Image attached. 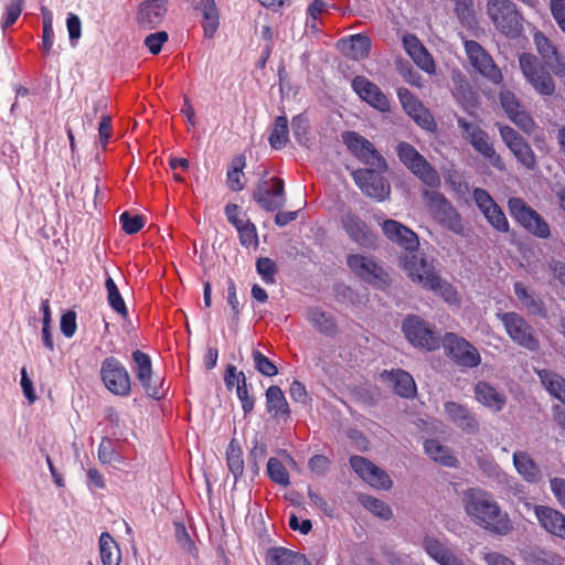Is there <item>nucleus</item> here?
I'll return each instance as SVG.
<instances>
[{
	"instance_id": "774afa93",
	"label": "nucleus",
	"mask_w": 565,
	"mask_h": 565,
	"mask_svg": "<svg viewBox=\"0 0 565 565\" xmlns=\"http://www.w3.org/2000/svg\"><path fill=\"white\" fill-rule=\"evenodd\" d=\"M550 489L557 503L565 510V479L559 477L551 478Z\"/></svg>"
},
{
	"instance_id": "f8f14e48",
	"label": "nucleus",
	"mask_w": 565,
	"mask_h": 565,
	"mask_svg": "<svg viewBox=\"0 0 565 565\" xmlns=\"http://www.w3.org/2000/svg\"><path fill=\"white\" fill-rule=\"evenodd\" d=\"M347 265L356 277L372 286L384 288L391 282L388 273L373 257L350 254Z\"/></svg>"
},
{
	"instance_id": "393cba45",
	"label": "nucleus",
	"mask_w": 565,
	"mask_h": 565,
	"mask_svg": "<svg viewBox=\"0 0 565 565\" xmlns=\"http://www.w3.org/2000/svg\"><path fill=\"white\" fill-rule=\"evenodd\" d=\"M340 222L348 236L361 247L370 248L375 245L374 234L358 214L345 212Z\"/></svg>"
},
{
	"instance_id": "ea45409f",
	"label": "nucleus",
	"mask_w": 565,
	"mask_h": 565,
	"mask_svg": "<svg viewBox=\"0 0 565 565\" xmlns=\"http://www.w3.org/2000/svg\"><path fill=\"white\" fill-rule=\"evenodd\" d=\"M270 565H311L306 555L286 547H273L268 551Z\"/></svg>"
},
{
	"instance_id": "7c9ffc66",
	"label": "nucleus",
	"mask_w": 565,
	"mask_h": 565,
	"mask_svg": "<svg viewBox=\"0 0 565 565\" xmlns=\"http://www.w3.org/2000/svg\"><path fill=\"white\" fill-rule=\"evenodd\" d=\"M372 47L371 39L365 34H354L339 42L340 51L348 57L360 61L370 55Z\"/></svg>"
},
{
	"instance_id": "cd10ccee",
	"label": "nucleus",
	"mask_w": 565,
	"mask_h": 565,
	"mask_svg": "<svg viewBox=\"0 0 565 565\" xmlns=\"http://www.w3.org/2000/svg\"><path fill=\"white\" fill-rule=\"evenodd\" d=\"M423 546L426 553L439 565H466L461 554L434 536H425Z\"/></svg>"
},
{
	"instance_id": "338daca9",
	"label": "nucleus",
	"mask_w": 565,
	"mask_h": 565,
	"mask_svg": "<svg viewBox=\"0 0 565 565\" xmlns=\"http://www.w3.org/2000/svg\"><path fill=\"white\" fill-rule=\"evenodd\" d=\"M564 558L552 551H540L533 557L534 565H564Z\"/></svg>"
},
{
	"instance_id": "dca6fc26",
	"label": "nucleus",
	"mask_w": 565,
	"mask_h": 565,
	"mask_svg": "<svg viewBox=\"0 0 565 565\" xmlns=\"http://www.w3.org/2000/svg\"><path fill=\"white\" fill-rule=\"evenodd\" d=\"M266 174L265 171L253 193V199L263 210L274 212L285 205V183L282 179L274 177L270 179L271 188L269 189L268 181L265 180Z\"/></svg>"
},
{
	"instance_id": "a878e982",
	"label": "nucleus",
	"mask_w": 565,
	"mask_h": 565,
	"mask_svg": "<svg viewBox=\"0 0 565 565\" xmlns=\"http://www.w3.org/2000/svg\"><path fill=\"white\" fill-rule=\"evenodd\" d=\"M444 411L448 420L463 433L477 435L480 431L479 420L468 406L449 401L444 404Z\"/></svg>"
},
{
	"instance_id": "f3484780",
	"label": "nucleus",
	"mask_w": 565,
	"mask_h": 565,
	"mask_svg": "<svg viewBox=\"0 0 565 565\" xmlns=\"http://www.w3.org/2000/svg\"><path fill=\"white\" fill-rule=\"evenodd\" d=\"M384 235L393 243L404 248L408 254L403 257V266L405 267V259L413 255L424 257L418 252L419 241L417 234L395 220H386L382 224Z\"/></svg>"
},
{
	"instance_id": "37998d69",
	"label": "nucleus",
	"mask_w": 565,
	"mask_h": 565,
	"mask_svg": "<svg viewBox=\"0 0 565 565\" xmlns=\"http://www.w3.org/2000/svg\"><path fill=\"white\" fill-rule=\"evenodd\" d=\"M537 374L548 393L565 404V379L546 369L539 371Z\"/></svg>"
},
{
	"instance_id": "7ed1b4c3",
	"label": "nucleus",
	"mask_w": 565,
	"mask_h": 565,
	"mask_svg": "<svg viewBox=\"0 0 565 565\" xmlns=\"http://www.w3.org/2000/svg\"><path fill=\"white\" fill-rule=\"evenodd\" d=\"M487 13L495 29L515 39L523 31V17L511 0H487Z\"/></svg>"
},
{
	"instance_id": "bf43d9fd",
	"label": "nucleus",
	"mask_w": 565,
	"mask_h": 565,
	"mask_svg": "<svg viewBox=\"0 0 565 565\" xmlns=\"http://www.w3.org/2000/svg\"><path fill=\"white\" fill-rule=\"evenodd\" d=\"M24 7V0H10V3L6 7V15L1 23L3 30L13 25L22 13Z\"/></svg>"
},
{
	"instance_id": "de8ad7c7",
	"label": "nucleus",
	"mask_w": 565,
	"mask_h": 565,
	"mask_svg": "<svg viewBox=\"0 0 565 565\" xmlns=\"http://www.w3.org/2000/svg\"><path fill=\"white\" fill-rule=\"evenodd\" d=\"M360 502L367 511L383 520L387 521L393 516L391 507L372 495H361Z\"/></svg>"
},
{
	"instance_id": "3c124183",
	"label": "nucleus",
	"mask_w": 565,
	"mask_h": 565,
	"mask_svg": "<svg viewBox=\"0 0 565 565\" xmlns=\"http://www.w3.org/2000/svg\"><path fill=\"white\" fill-rule=\"evenodd\" d=\"M267 456V447L263 443L255 441L247 457V469L253 477L259 473L260 463Z\"/></svg>"
},
{
	"instance_id": "a19ab883",
	"label": "nucleus",
	"mask_w": 565,
	"mask_h": 565,
	"mask_svg": "<svg viewBox=\"0 0 565 565\" xmlns=\"http://www.w3.org/2000/svg\"><path fill=\"white\" fill-rule=\"evenodd\" d=\"M307 319L324 335L333 337L338 332V324L334 318L319 308L308 309Z\"/></svg>"
},
{
	"instance_id": "680f3d73",
	"label": "nucleus",
	"mask_w": 565,
	"mask_h": 565,
	"mask_svg": "<svg viewBox=\"0 0 565 565\" xmlns=\"http://www.w3.org/2000/svg\"><path fill=\"white\" fill-rule=\"evenodd\" d=\"M523 132L531 135L537 128L536 122L531 115L523 108L510 118Z\"/></svg>"
},
{
	"instance_id": "603ef678",
	"label": "nucleus",
	"mask_w": 565,
	"mask_h": 565,
	"mask_svg": "<svg viewBox=\"0 0 565 565\" xmlns=\"http://www.w3.org/2000/svg\"><path fill=\"white\" fill-rule=\"evenodd\" d=\"M41 12L43 15L42 47L44 53L49 55L53 46V18L51 11L45 7L41 8Z\"/></svg>"
},
{
	"instance_id": "864d4df0",
	"label": "nucleus",
	"mask_w": 565,
	"mask_h": 565,
	"mask_svg": "<svg viewBox=\"0 0 565 565\" xmlns=\"http://www.w3.org/2000/svg\"><path fill=\"white\" fill-rule=\"evenodd\" d=\"M119 221L122 227V231L126 234L132 235L142 230L145 226V220L141 215H132L130 212L125 211L120 214Z\"/></svg>"
},
{
	"instance_id": "052dcab7",
	"label": "nucleus",
	"mask_w": 565,
	"mask_h": 565,
	"mask_svg": "<svg viewBox=\"0 0 565 565\" xmlns=\"http://www.w3.org/2000/svg\"><path fill=\"white\" fill-rule=\"evenodd\" d=\"M238 237L239 243L244 247H257L258 246V235L255 224L249 221L248 223H245V226L242 228H238Z\"/></svg>"
},
{
	"instance_id": "aec40b11",
	"label": "nucleus",
	"mask_w": 565,
	"mask_h": 565,
	"mask_svg": "<svg viewBox=\"0 0 565 565\" xmlns=\"http://www.w3.org/2000/svg\"><path fill=\"white\" fill-rule=\"evenodd\" d=\"M465 51L469 62L480 74L494 84L502 82L503 76L500 68L495 65L491 55L477 41H466Z\"/></svg>"
},
{
	"instance_id": "09e8293b",
	"label": "nucleus",
	"mask_w": 565,
	"mask_h": 565,
	"mask_svg": "<svg viewBox=\"0 0 565 565\" xmlns=\"http://www.w3.org/2000/svg\"><path fill=\"white\" fill-rule=\"evenodd\" d=\"M267 475L273 482L282 487H287L290 483L289 473L286 467L275 457L268 459Z\"/></svg>"
},
{
	"instance_id": "58836bf2",
	"label": "nucleus",
	"mask_w": 565,
	"mask_h": 565,
	"mask_svg": "<svg viewBox=\"0 0 565 565\" xmlns=\"http://www.w3.org/2000/svg\"><path fill=\"white\" fill-rule=\"evenodd\" d=\"M245 167L246 158L244 154H237L232 159L226 173V184L231 191L239 192L245 188Z\"/></svg>"
},
{
	"instance_id": "6e6d98bb",
	"label": "nucleus",
	"mask_w": 565,
	"mask_h": 565,
	"mask_svg": "<svg viewBox=\"0 0 565 565\" xmlns=\"http://www.w3.org/2000/svg\"><path fill=\"white\" fill-rule=\"evenodd\" d=\"M256 269L264 282L274 284L277 266L275 262L268 257H260L256 262Z\"/></svg>"
},
{
	"instance_id": "20e7f679",
	"label": "nucleus",
	"mask_w": 565,
	"mask_h": 565,
	"mask_svg": "<svg viewBox=\"0 0 565 565\" xmlns=\"http://www.w3.org/2000/svg\"><path fill=\"white\" fill-rule=\"evenodd\" d=\"M396 152L401 162L424 184L431 189H438L440 186L441 180L438 171L413 145L402 141L397 145Z\"/></svg>"
},
{
	"instance_id": "f704fd0d",
	"label": "nucleus",
	"mask_w": 565,
	"mask_h": 565,
	"mask_svg": "<svg viewBox=\"0 0 565 565\" xmlns=\"http://www.w3.org/2000/svg\"><path fill=\"white\" fill-rule=\"evenodd\" d=\"M195 10L201 12L204 35L209 39L213 38L220 25V14L215 0H201L195 6Z\"/></svg>"
},
{
	"instance_id": "9d476101",
	"label": "nucleus",
	"mask_w": 565,
	"mask_h": 565,
	"mask_svg": "<svg viewBox=\"0 0 565 565\" xmlns=\"http://www.w3.org/2000/svg\"><path fill=\"white\" fill-rule=\"evenodd\" d=\"M99 376L113 395L127 397L131 393V377L127 367L116 356H107L100 363Z\"/></svg>"
},
{
	"instance_id": "c85d7f7f",
	"label": "nucleus",
	"mask_w": 565,
	"mask_h": 565,
	"mask_svg": "<svg viewBox=\"0 0 565 565\" xmlns=\"http://www.w3.org/2000/svg\"><path fill=\"white\" fill-rule=\"evenodd\" d=\"M167 11V0H146L139 6L137 23L143 29H154L163 21Z\"/></svg>"
},
{
	"instance_id": "49530a36",
	"label": "nucleus",
	"mask_w": 565,
	"mask_h": 565,
	"mask_svg": "<svg viewBox=\"0 0 565 565\" xmlns=\"http://www.w3.org/2000/svg\"><path fill=\"white\" fill-rule=\"evenodd\" d=\"M289 128L286 116H278L275 119L268 141L273 149H281L288 141Z\"/></svg>"
},
{
	"instance_id": "0e129e2a",
	"label": "nucleus",
	"mask_w": 565,
	"mask_h": 565,
	"mask_svg": "<svg viewBox=\"0 0 565 565\" xmlns=\"http://www.w3.org/2000/svg\"><path fill=\"white\" fill-rule=\"evenodd\" d=\"M472 199L482 214L497 204L490 193L482 188L473 189Z\"/></svg>"
},
{
	"instance_id": "4c0bfd02",
	"label": "nucleus",
	"mask_w": 565,
	"mask_h": 565,
	"mask_svg": "<svg viewBox=\"0 0 565 565\" xmlns=\"http://www.w3.org/2000/svg\"><path fill=\"white\" fill-rule=\"evenodd\" d=\"M513 287L516 298L532 315L539 317L546 316V309L543 300L535 297V295L530 291L523 282L516 281Z\"/></svg>"
},
{
	"instance_id": "1a4fd4ad",
	"label": "nucleus",
	"mask_w": 565,
	"mask_h": 565,
	"mask_svg": "<svg viewBox=\"0 0 565 565\" xmlns=\"http://www.w3.org/2000/svg\"><path fill=\"white\" fill-rule=\"evenodd\" d=\"M422 194L426 200V205L431 216L439 224L457 234L463 232L460 214L443 193L435 191V189H425Z\"/></svg>"
},
{
	"instance_id": "0eeeda50",
	"label": "nucleus",
	"mask_w": 565,
	"mask_h": 565,
	"mask_svg": "<svg viewBox=\"0 0 565 565\" xmlns=\"http://www.w3.org/2000/svg\"><path fill=\"white\" fill-rule=\"evenodd\" d=\"M508 209L515 222L533 236L542 239L551 236L548 223L539 212L526 204L523 199L516 196L510 198Z\"/></svg>"
},
{
	"instance_id": "a211bd4d",
	"label": "nucleus",
	"mask_w": 565,
	"mask_h": 565,
	"mask_svg": "<svg viewBox=\"0 0 565 565\" xmlns=\"http://www.w3.org/2000/svg\"><path fill=\"white\" fill-rule=\"evenodd\" d=\"M353 92L366 103L370 107L380 113L391 111V100L388 96L372 81L363 75H356L352 82Z\"/></svg>"
},
{
	"instance_id": "473e14b6",
	"label": "nucleus",
	"mask_w": 565,
	"mask_h": 565,
	"mask_svg": "<svg viewBox=\"0 0 565 565\" xmlns=\"http://www.w3.org/2000/svg\"><path fill=\"white\" fill-rule=\"evenodd\" d=\"M476 399L483 406L500 412L505 405L504 394L484 381H479L473 388Z\"/></svg>"
},
{
	"instance_id": "e2e57ef3",
	"label": "nucleus",
	"mask_w": 565,
	"mask_h": 565,
	"mask_svg": "<svg viewBox=\"0 0 565 565\" xmlns=\"http://www.w3.org/2000/svg\"><path fill=\"white\" fill-rule=\"evenodd\" d=\"M499 98L501 106L509 118L523 108L518 97L510 90L501 92Z\"/></svg>"
},
{
	"instance_id": "4d7b16f0",
	"label": "nucleus",
	"mask_w": 565,
	"mask_h": 565,
	"mask_svg": "<svg viewBox=\"0 0 565 565\" xmlns=\"http://www.w3.org/2000/svg\"><path fill=\"white\" fill-rule=\"evenodd\" d=\"M291 129L295 139L300 145H306L308 141L309 124L308 119L303 115H297L292 118Z\"/></svg>"
},
{
	"instance_id": "8fccbe9b",
	"label": "nucleus",
	"mask_w": 565,
	"mask_h": 565,
	"mask_svg": "<svg viewBox=\"0 0 565 565\" xmlns=\"http://www.w3.org/2000/svg\"><path fill=\"white\" fill-rule=\"evenodd\" d=\"M483 216L495 231L500 233H508L510 231L509 221L498 203L484 212Z\"/></svg>"
},
{
	"instance_id": "b1692460",
	"label": "nucleus",
	"mask_w": 565,
	"mask_h": 565,
	"mask_svg": "<svg viewBox=\"0 0 565 565\" xmlns=\"http://www.w3.org/2000/svg\"><path fill=\"white\" fill-rule=\"evenodd\" d=\"M533 41L544 64L555 76L562 79L565 78V62L561 58L554 43L542 31L534 32Z\"/></svg>"
},
{
	"instance_id": "f257e3e1",
	"label": "nucleus",
	"mask_w": 565,
	"mask_h": 565,
	"mask_svg": "<svg viewBox=\"0 0 565 565\" xmlns=\"http://www.w3.org/2000/svg\"><path fill=\"white\" fill-rule=\"evenodd\" d=\"M465 510L477 525L493 534L503 536L513 529L508 513L487 491L468 489L465 493Z\"/></svg>"
},
{
	"instance_id": "6ab92c4d",
	"label": "nucleus",
	"mask_w": 565,
	"mask_h": 565,
	"mask_svg": "<svg viewBox=\"0 0 565 565\" xmlns=\"http://www.w3.org/2000/svg\"><path fill=\"white\" fill-rule=\"evenodd\" d=\"M349 462L353 471L372 488L380 490L392 488L393 481L387 472L367 458L355 455L350 457Z\"/></svg>"
},
{
	"instance_id": "2eb2a0df",
	"label": "nucleus",
	"mask_w": 565,
	"mask_h": 565,
	"mask_svg": "<svg viewBox=\"0 0 565 565\" xmlns=\"http://www.w3.org/2000/svg\"><path fill=\"white\" fill-rule=\"evenodd\" d=\"M131 359L134 362L132 371L135 372L136 377L141 384L146 395L153 399L162 398V382L159 379H153L152 362L150 356L140 350H136L132 352Z\"/></svg>"
},
{
	"instance_id": "39448f33",
	"label": "nucleus",
	"mask_w": 565,
	"mask_h": 565,
	"mask_svg": "<svg viewBox=\"0 0 565 565\" xmlns=\"http://www.w3.org/2000/svg\"><path fill=\"white\" fill-rule=\"evenodd\" d=\"M341 137L350 153L369 166V169L377 170L379 173L387 170L386 160L369 139L352 130L342 132Z\"/></svg>"
},
{
	"instance_id": "c9c22d12",
	"label": "nucleus",
	"mask_w": 565,
	"mask_h": 565,
	"mask_svg": "<svg viewBox=\"0 0 565 565\" xmlns=\"http://www.w3.org/2000/svg\"><path fill=\"white\" fill-rule=\"evenodd\" d=\"M513 463L522 478L530 483H536L542 479L541 469L535 461L524 451L513 454Z\"/></svg>"
},
{
	"instance_id": "e433bc0d",
	"label": "nucleus",
	"mask_w": 565,
	"mask_h": 565,
	"mask_svg": "<svg viewBox=\"0 0 565 565\" xmlns=\"http://www.w3.org/2000/svg\"><path fill=\"white\" fill-rule=\"evenodd\" d=\"M424 450L431 460L439 462L443 466L456 467L458 463V460L451 449L440 444V441L435 438L425 440Z\"/></svg>"
},
{
	"instance_id": "4be33fe9",
	"label": "nucleus",
	"mask_w": 565,
	"mask_h": 565,
	"mask_svg": "<svg viewBox=\"0 0 565 565\" xmlns=\"http://www.w3.org/2000/svg\"><path fill=\"white\" fill-rule=\"evenodd\" d=\"M397 96L403 109L418 126L427 131L436 130L437 124L434 116L408 88H398Z\"/></svg>"
},
{
	"instance_id": "2f4dec72",
	"label": "nucleus",
	"mask_w": 565,
	"mask_h": 565,
	"mask_svg": "<svg viewBox=\"0 0 565 565\" xmlns=\"http://www.w3.org/2000/svg\"><path fill=\"white\" fill-rule=\"evenodd\" d=\"M382 377L392 384L395 394L404 398H411L416 393V384L413 376L402 370L384 371Z\"/></svg>"
},
{
	"instance_id": "bb28decb",
	"label": "nucleus",
	"mask_w": 565,
	"mask_h": 565,
	"mask_svg": "<svg viewBox=\"0 0 565 565\" xmlns=\"http://www.w3.org/2000/svg\"><path fill=\"white\" fill-rule=\"evenodd\" d=\"M534 514L541 527L548 534L565 541V514L547 505H535Z\"/></svg>"
},
{
	"instance_id": "79ce46f5",
	"label": "nucleus",
	"mask_w": 565,
	"mask_h": 565,
	"mask_svg": "<svg viewBox=\"0 0 565 565\" xmlns=\"http://www.w3.org/2000/svg\"><path fill=\"white\" fill-rule=\"evenodd\" d=\"M99 554L103 565H119L121 562L120 548L108 532L99 536Z\"/></svg>"
},
{
	"instance_id": "6e6552de",
	"label": "nucleus",
	"mask_w": 565,
	"mask_h": 565,
	"mask_svg": "<svg viewBox=\"0 0 565 565\" xmlns=\"http://www.w3.org/2000/svg\"><path fill=\"white\" fill-rule=\"evenodd\" d=\"M457 124L462 137L477 152L486 158L492 167L499 171H504L507 169L504 160L497 153L493 145L490 142L489 135L482 130L479 125L469 122L463 118H458Z\"/></svg>"
},
{
	"instance_id": "4468645a",
	"label": "nucleus",
	"mask_w": 565,
	"mask_h": 565,
	"mask_svg": "<svg viewBox=\"0 0 565 565\" xmlns=\"http://www.w3.org/2000/svg\"><path fill=\"white\" fill-rule=\"evenodd\" d=\"M519 64L523 75L539 94L545 96L554 94V81L551 74L540 64L535 55L522 53L519 57Z\"/></svg>"
},
{
	"instance_id": "72a5a7b5",
	"label": "nucleus",
	"mask_w": 565,
	"mask_h": 565,
	"mask_svg": "<svg viewBox=\"0 0 565 565\" xmlns=\"http://www.w3.org/2000/svg\"><path fill=\"white\" fill-rule=\"evenodd\" d=\"M266 411L277 419L290 417V408L285 397L282 390L277 385H271L267 388L266 393Z\"/></svg>"
},
{
	"instance_id": "412c9836",
	"label": "nucleus",
	"mask_w": 565,
	"mask_h": 565,
	"mask_svg": "<svg viewBox=\"0 0 565 565\" xmlns=\"http://www.w3.org/2000/svg\"><path fill=\"white\" fill-rule=\"evenodd\" d=\"M499 131L502 140L515 156L516 160L527 170H535L537 168V160L530 143L510 126H499Z\"/></svg>"
},
{
	"instance_id": "5701e85b",
	"label": "nucleus",
	"mask_w": 565,
	"mask_h": 565,
	"mask_svg": "<svg viewBox=\"0 0 565 565\" xmlns=\"http://www.w3.org/2000/svg\"><path fill=\"white\" fill-rule=\"evenodd\" d=\"M374 169H359L353 172L356 185L369 196L383 201L390 195V183Z\"/></svg>"
},
{
	"instance_id": "423d86ee",
	"label": "nucleus",
	"mask_w": 565,
	"mask_h": 565,
	"mask_svg": "<svg viewBox=\"0 0 565 565\" xmlns=\"http://www.w3.org/2000/svg\"><path fill=\"white\" fill-rule=\"evenodd\" d=\"M402 331L407 341L416 348L435 351L441 345V338L435 327L419 316H406L402 323Z\"/></svg>"
},
{
	"instance_id": "69168bd1",
	"label": "nucleus",
	"mask_w": 565,
	"mask_h": 565,
	"mask_svg": "<svg viewBox=\"0 0 565 565\" xmlns=\"http://www.w3.org/2000/svg\"><path fill=\"white\" fill-rule=\"evenodd\" d=\"M168 39L169 35L166 31H159L146 36L145 45L151 54L157 55L161 52L162 45L168 41Z\"/></svg>"
},
{
	"instance_id": "5fc2aeb1",
	"label": "nucleus",
	"mask_w": 565,
	"mask_h": 565,
	"mask_svg": "<svg viewBox=\"0 0 565 565\" xmlns=\"http://www.w3.org/2000/svg\"><path fill=\"white\" fill-rule=\"evenodd\" d=\"M255 369L263 375L271 377L278 374V367L260 351L254 350L252 353Z\"/></svg>"
},
{
	"instance_id": "f03ea898",
	"label": "nucleus",
	"mask_w": 565,
	"mask_h": 565,
	"mask_svg": "<svg viewBox=\"0 0 565 565\" xmlns=\"http://www.w3.org/2000/svg\"><path fill=\"white\" fill-rule=\"evenodd\" d=\"M405 270H407L413 280H417L424 287L439 292L447 302L458 300L455 288L439 277L426 257H419L418 255L407 257L405 259Z\"/></svg>"
},
{
	"instance_id": "13d9d810",
	"label": "nucleus",
	"mask_w": 565,
	"mask_h": 565,
	"mask_svg": "<svg viewBox=\"0 0 565 565\" xmlns=\"http://www.w3.org/2000/svg\"><path fill=\"white\" fill-rule=\"evenodd\" d=\"M236 394L242 404L244 414H249L254 408L255 398L248 394L245 375H242L241 381H238V385L236 386Z\"/></svg>"
},
{
	"instance_id": "c03bdc74",
	"label": "nucleus",
	"mask_w": 565,
	"mask_h": 565,
	"mask_svg": "<svg viewBox=\"0 0 565 565\" xmlns=\"http://www.w3.org/2000/svg\"><path fill=\"white\" fill-rule=\"evenodd\" d=\"M226 463L228 470L237 481L244 472L243 450L236 439H232L226 449Z\"/></svg>"
},
{
	"instance_id": "a18cd8bd",
	"label": "nucleus",
	"mask_w": 565,
	"mask_h": 565,
	"mask_svg": "<svg viewBox=\"0 0 565 565\" xmlns=\"http://www.w3.org/2000/svg\"><path fill=\"white\" fill-rule=\"evenodd\" d=\"M105 288L107 291V301L110 308L121 318L126 319L128 317L126 302L121 297L115 280L110 276H107L105 280Z\"/></svg>"
},
{
	"instance_id": "c756f323",
	"label": "nucleus",
	"mask_w": 565,
	"mask_h": 565,
	"mask_svg": "<svg viewBox=\"0 0 565 565\" xmlns=\"http://www.w3.org/2000/svg\"><path fill=\"white\" fill-rule=\"evenodd\" d=\"M403 44L407 54L413 58L418 67L427 73L435 72V62L433 56L423 45V43L413 34H406L403 38Z\"/></svg>"
},
{
	"instance_id": "9b49d317",
	"label": "nucleus",
	"mask_w": 565,
	"mask_h": 565,
	"mask_svg": "<svg viewBox=\"0 0 565 565\" xmlns=\"http://www.w3.org/2000/svg\"><path fill=\"white\" fill-rule=\"evenodd\" d=\"M502 322L507 334L518 345L536 352L540 349V341L533 327L520 315L513 311L497 313Z\"/></svg>"
},
{
	"instance_id": "ddd939ff",
	"label": "nucleus",
	"mask_w": 565,
	"mask_h": 565,
	"mask_svg": "<svg viewBox=\"0 0 565 565\" xmlns=\"http://www.w3.org/2000/svg\"><path fill=\"white\" fill-rule=\"evenodd\" d=\"M446 354L461 367L473 369L480 365L481 355L468 340L452 332H447L441 340Z\"/></svg>"
}]
</instances>
